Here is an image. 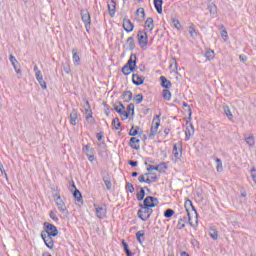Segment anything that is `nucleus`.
<instances>
[{"label":"nucleus","instance_id":"1","mask_svg":"<svg viewBox=\"0 0 256 256\" xmlns=\"http://www.w3.org/2000/svg\"><path fill=\"white\" fill-rule=\"evenodd\" d=\"M139 207L140 209L137 212L138 218L141 219V221H148L151 215H153V208H147L141 204H139Z\"/></svg>","mask_w":256,"mask_h":256},{"label":"nucleus","instance_id":"2","mask_svg":"<svg viewBox=\"0 0 256 256\" xmlns=\"http://www.w3.org/2000/svg\"><path fill=\"white\" fill-rule=\"evenodd\" d=\"M159 117V115H156L152 120L149 139H155V135H157V131H159V127L161 125V120L159 119Z\"/></svg>","mask_w":256,"mask_h":256},{"label":"nucleus","instance_id":"3","mask_svg":"<svg viewBox=\"0 0 256 256\" xmlns=\"http://www.w3.org/2000/svg\"><path fill=\"white\" fill-rule=\"evenodd\" d=\"M137 39L141 49H147V45H149V36L147 35V32L144 30L138 31Z\"/></svg>","mask_w":256,"mask_h":256},{"label":"nucleus","instance_id":"4","mask_svg":"<svg viewBox=\"0 0 256 256\" xmlns=\"http://www.w3.org/2000/svg\"><path fill=\"white\" fill-rule=\"evenodd\" d=\"M44 228H45V232H42V234L44 235H50L53 237H57V235H59V230H57V226L49 222L44 223Z\"/></svg>","mask_w":256,"mask_h":256},{"label":"nucleus","instance_id":"5","mask_svg":"<svg viewBox=\"0 0 256 256\" xmlns=\"http://www.w3.org/2000/svg\"><path fill=\"white\" fill-rule=\"evenodd\" d=\"M81 19L84 23L85 29L87 33L91 30V14H89L88 10H81Z\"/></svg>","mask_w":256,"mask_h":256},{"label":"nucleus","instance_id":"6","mask_svg":"<svg viewBox=\"0 0 256 256\" xmlns=\"http://www.w3.org/2000/svg\"><path fill=\"white\" fill-rule=\"evenodd\" d=\"M140 205L148 209H153V207H157V205H159V199L153 196H148L144 199L143 203Z\"/></svg>","mask_w":256,"mask_h":256},{"label":"nucleus","instance_id":"7","mask_svg":"<svg viewBox=\"0 0 256 256\" xmlns=\"http://www.w3.org/2000/svg\"><path fill=\"white\" fill-rule=\"evenodd\" d=\"M55 203L60 213H63V215L69 213V211L67 210V205H65V201L61 199V196H57V198L55 199Z\"/></svg>","mask_w":256,"mask_h":256},{"label":"nucleus","instance_id":"8","mask_svg":"<svg viewBox=\"0 0 256 256\" xmlns=\"http://www.w3.org/2000/svg\"><path fill=\"white\" fill-rule=\"evenodd\" d=\"M41 237H42L46 247H48V249H53V247H55V242L53 241V236H51L49 234L41 233Z\"/></svg>","mask_w":256,"mask_h":256},{"label":"nucleus","instance_id":"9","mask_svg":"<svg viewBox=\"0 0 256 256\" xmlns=\"http://www.w3.org/2000/svg\"><path fill=\"white\" fill-rule=\"evenodd\" d=\"M94 207L96 209V216L98 219H105L107 216V206L103 205L97 207V205H94Z\"/></svg>","mask_w":256,"mask_h":256},{"label":"nucleus","instance_id":"10","mask_svg":"<svg viewBox=\"0 0 256 256\" xmlns=\"http://www.w3.org/2000/svg\"><path fill=\"white\" fill-rule=\"evenodd\" d=\"M184 207H185V209L188 213L189 224L191 225V227H193V222H191V216L189 214V209L191 208L192 211H195L196 217H197V210H195V206H193V202L191 200H186L185 204H184Z\"/></svg>","mask_w":256,"mask_h":256},{"label":"nucleus","instance_id":"11","mask_svg":"<svg viewBox=\"0 0 256 256\" xmlns=\"http://www.w3.org/2000/svg\"><path fill=\"white\" fill-rule=\"evenodd\" d=\"M167 169V163L163 162L157 166L148 165L147 171H158L159 173H164Z\"/></svg>","mask_w":256,"mask_h":256},{"label":"nucleus","instance_id":"12","mask_svg":"<svg viewBox=\"0 0 256 256\" xmlns=\"http://www.w3.org/2000/svg\"><path fill=\"white\" fill-rule=\"evenodd\" d=\"M123 29L126 31V33H131L133 29H135V25L131 20L124 18L123 19Z\"/></svg>","mask_w":256,"mask_h":256},{"label":"nucleus","instance_id":"13","mask_svg":"<svg viewBox=\"0 0 256 256\" xmlns=\"http://www.w3.org/2000/svg\"><path fill=\"white\" fill-rule=\"evenodd\" d=\"M86 121H89V123L93 124L95 123V118H93V111L91 110V106L89 105V101H86Z\"/></svg>","mask_w":256,"mask_h":256},{"label":"nucleus","instance_id":"14","mask_svg":"<svg viewBox=\"0 0 256 256\" xmlns=\"http://www.w3.org/2000/svg\"><path fill=\"white\" fill-rule=\"evenodd\" d=\"M102 181H104V185H106V189L111 191L113 189V184L111 183V175L109 173H105L102 175Z\"/></svg>","mask_w":256,"mask_h":256},{"label":"nucleus","instance_id":"15","mask_svg":"<svg viewBox=\"0 0 256 256\" xmlns=\"http://www.w3.org/2000/svg\"><path fill=\"white\" fill-rule=\"evenodd\" d=\"M72 60L74 65H81V56L79 55V51L77 50V48L72 49Z\"/></svg>","mask_w":256,"mask_h":256},{"label":"nucleus","instance_id":"16","mask_svg":"<svg viewBox=\"0 0 256 256\" xmlns=\"http://www.w3.org/2000/svg\"><path fill=\"white\" fill-rule=\"evenodd\" d=\"M195 134V127H193V124H189L187 122L186 130H185V135H186V141H189L191 139V135Z\"/></svg>","mask_w":256,"mask_h":256},{"label":"nucleus","instance_id":"17","mask_svg":"<svg viewBox=\"0 0 256 256\" xmlns=\"http://www.w3.org/2000/svg\"><path fill=\"white\" fill-rule=\"evenodd\" d=\"M172 154L174 157L173 161H177L178 159H181V156L183 155V149H179L177 144H174Z\"/></svg>","mask_w":256,"mask_h":256},{"label":"nucleus","instance_id":"18","mask_svg":"<svg viewBox=\"0 0 256 256\" xmlns=\"http://www.w3.org/2000/svg\"><path fill=\"white\" fill-rule=\"evenodd\" d=\"M132 83L137 86L143 85V83H145V77L140 76L139 74H133Z\"/></svg>","mask_w":256,"mask_h":256},{"label":"nucleus","instance_id":"19","mask_svg":"<svg viewBox=\"0 0 256 256\" xmlns=\"http://www.w3.org/2000/svg\"><path fill=\"white\" fill-rule=\"evenodd\" d=\"M126 65L128 67H133V69H137V54H131Z\"/></svg>","mask_w":256,"mask_h":256},{"label":"nucleus","instance_id":"20","mask_svg":"<svg viewBox=\"0 0 256 256\" xmlns=\"http://www.w3.org/2000/svg\"><path fill=\"white\" fill-rule=\"evenodd\" d=\"M79 119V114L76 109H73L70 113V125H77V121Z\"/></svg>","mask_w":256,"mask_h":256},{"label":"nucleus","instance_id":"21","mask_svg":"<svg viewBox=\"0 0 256 256\" xmlns=\"http://www.w3.org/2000/svg\"><path fill=\"white\" fill-rule=\"evenodd\" d=\"M139 143H141V140L137 139L136 137L130 138L131 149H135L136 151H139L141 149V146H139Z\"/></svg>","mask_w":256,"mask_h":256},{"label":"nucleus","instance_id":"22","mask_svg":"<svg viewBox=\"0 0 256 256\" xmlns=\"http://www.w3.org/2000/svg\"><path fill=\"white\" fill-rule=\"evenodd\" d=\"M36 80L38 81L39 85L41 86L42 89H47V83L43 79V74L41 72H37L35 75Z\"/></svg>","mask_w":256,"mask_h":256},{"label":"nucleus","instance_id":"23","mask_svg":"<svg viewBox=\"0 0 256 256\" xmlns=\"http://www.w3.org/2000/svg\"><path fill=\"white\" fill-rule=\"evenodd\" d=\"M126 47H127L128 51H134L135 50V38H133V36L129 37L126 40Z\"/></svg>","mask_w":256,"mask_h":256},{"label":"nucleus","instance_id":"24","mask_svg":"<svg viewBox=\"0 0 256 256\" xmlns=\"http://www.w3.org/2000/svg\"><path fill=\"white\" fill-rule=\"evenodd\" d=\"M145 189L146 191H149V187L147 186L140 188V191L136 194L137 201H143L145 199Z\"/></svg>","mask_w":256,"mask_h":256},{"label":"nucleus","instance_id":"25","mask_svg":"<svg viewBox=\"0 0 256 256\" xmlns=\"http://www.w3.org/2000/svg\"><path fill=\"white\" fill-rule=\"evenodd\" d=\"M160 81L161 87H163V89H171V81H169L165 76H161Z\"/></svg>","mask_w":256,"mask_h":256},{"label":"nucleus","instance_id":"26","mask_svg":"<svg viewBox=\"0 0 256 256\" xmlns=\"http://www.w3.org/2000/svg\"><path fill=\"white\" fill-rule=\"evenodd\" d=\"M136 240L138 241V243H140L141 245H143V243H145V230H139L136 233Z\"/></svg>","mask_w":256,"mask_h":256},{"label":"nucleus","instance_id":"27","mask_svg":"<svg viewBox=\"0 0 256 256\" xmlns=\"http://www.w3.org/2000/svg\"><path fill=\"white\" fill-rule=\"evenodd\" d=\"M154 7L159 15L163 13V0H154Z\"/></svg>","mask_w":256,"mask_h":256},{"label":"nucleus","instance_id":"28","mask_svg":"<svg viewBox=\"0 0 256 256\" xmlns=\"http://www.w3.org/2000/svg\"><path fill=\"white\" fill-rule=\"evenodd\" d=\"M115 11H116L115 1L112 0L108 4V13H109L110 17H115Z\"/></svg>","mask_w":256,"mask_h":256},{"label":"nucleus","instance_id":"29","mask_svg":"<svg viewBox=\"0 0 256 256\" xmlns=\"http://www.w3.org/2000/svg\"><path fill=\"white\" fill-rule=\"evenodd\" d=\"M208 10L212 18L217 17V6L214 3L208 5Z\"/></svg>","mask_w":256,"mask_h":256},{"label":"nucleus","instance_id":"30","mask_svg":"<svg viewBox=\"0 0 256 256\" xmlns=\"http://www.w3.org/2000/svg\"><path fill=\"white\" fill-rule=\"evenodd\" d=\"M188 31L190 33V36L192 39H197V36L199 35V32H197V29H195V24H191L188 28Z\"/></svg>","mask_w":256,"mask_h":256},{"label":"nucleus","instance_id":"31","mask_svg":"<svg viewBox=\"0 0 256 256\" xmlns=\"http://www.w3.org/2000/svg\"><path fill=\"white\" fill-rule=\"evenodd\" d=\"M122 73L124 75H131V73H135V68L131 67V66H127V64H125L122 67Z\"/></svg>","mask_w":256,"mask_h":256},{"label":"nucleus","instance_id":"32","mask_svg":"<svg viewBox=\"0 0 256 256\" xmlns=\"http://www.w3.org/2000/svg\"><path fill=\"white\" fill-rule=\"evenodd\" d=\"M187 223V216H183L178 220L177 229L181 231V229H185V225Z\"/></svg>","mask_w":256,"mask_h":256},{"label":"nucleus","instance_id":"33","mask_svg":"<svg viewBox=\"0 0 256 256\" xmlns=\"http://www.w3.org/2000/svg\"><path fill=\"white\" fill-rule=\"evenodd\" d=\"M122 99H124L125 103H129V101H131V99H133V92H131V91L123 92Z\"/></svg>","mask_w":256,"mask_h":256},{"label":"nucleus","instance_id":"34","mask_svg":"<svg viewBox=\"0 0 256 256\" xmlns=\"http://www.w3.org/2000/svg\"><path fill=\"white\" fill-rule=\"evenodd\" d=\"M204 57H206L208 61H213V59H215V51H213L211 48L207 49Z\"/></svg>","mask_w":256,"mask_h":256},{"label":"nucleus","instance_id":"35","mask_svg":"<svg viewBox=\"0 0 256 256\" xmlns=\"http://www.w3.org/2000/svg\"><path fill=\"white\" fill-rule=\"evenodd\" d=\"M209 235L214 241H217V239H219V232L215 228L209 229Z\"/></svg>","mask_w":256,"mask_h":256},{"label":"nucleus","instance_id":"36","mask_svg":"<svg viewBox=\"0 0 256 256\" xmlns=\"http://www.w3.org/2000/svg\"><path fill=\"white\" fill-rule=\"evenodd\" d=\"M73 197L78 203H81V201H83V195L81 194V191H79V189L77 188L73 192Z\"/></svg>","mask_w":256,"mask_h":256},{"label":"nucleus","instance_id":"37","mask_svg":"<svg viewBox=\"0 0 256 256\" xmlns=\"http://www.w3.org/2000/svg\"><path fill=\"white\" fill-rule=\"evenodd\" d=\"M244 141L247 143V145L249 147H254L255 146V137L253 135L245 137Z\"/></svg>","mask_w":256,"mask_h":256},{"label":"nucleus","instance_id":"38","mask_svg":"<svg viewBox=\"0 0 256 256\" xmlns=\"http://www.w3.org/2000/svg\"><path fill=\"white\" fill-rule=\"evenodd\" d=\"M153 23H154L153 18L149 17L145 21V27H147L148 29H150V31H152L155 28V25Z\"/></svg>","mask_w":256,"mask_h":256},{"label":"nucleus","instance_id":"39","mask_svg":"<svg viewBox=\"0 0 256 256\" xmlns=\"http://www.w3.org/2000/svg\"><path fill=\"white\" fill-rule=\"evenodd\" d=\"M129 135L130 137H137V135H139V126H132Z\"/></svg>","mask_w":256,"mask_h":256},{"label":"nucleus","instance_id":"40","mask_svg":"<svg viewBox=\"0 0 256 256\" xmlns=\"http://www.w3.org/2000/svg\"><path fill=\"white\" fill-rule=\"evenodd\" d=\"M162 97L165 101H171V91H169V89H164L162 91Z\"/></svg>","mask_w":256,"mask_h":256},{"label":"nucleus","instance_id":"41","mask_svg":"<svg viewBox=\"0 0 256 256\" xmlns=\"http://www.w3.org/2000/svg\"><path fill=\"white\" fill-rule=\"evenodd\" d=\"M82 151H83V153H86V155H87V153L89 155H91L92 153H95V149L91 148V146L89 144L83 146Z\"/></svg>","mask_w":256,"mask_h":256},{"label":"nucleus","instance_id":"42","mask_svg":"<svg viewBox=\"0 0 256 256\" xmlns=\"http://www.w3.org/2000/svg\"><path fill=\"white\" fill-rule=\"evenodd\" d=\"M175 215V210L168 208L164 211V217H166V219H171L172 216Z\"/></svg>","mask_w":256,"mask_h":256},{"label":"nucleus","instance_id":"43","mask_svg":"<svg viewBox=\"0 0 256 256\" xmlns=\"http://www.w3.org/2000/svg\"><path fill=\"white\" fill-rule=\"evenodd\" d=\"M216 171H218V173H221V171H223V162L220 158H216Z\"/></svg>","mask_w":256,"mask_h":256},{"label":"nucleus","instance_id":"44","mask_svg":"<svg viewBox=\"0 0 256 256\" xmlns=\"http://www.w3.org/2000/svg\"><path fill=\"white\" fill-rule=\"evenodd\" d=\"M223 109L226 117L230 120L233 119V114L231 113V109L229 108V106H224Z\"/></svg>","mask_w":256,"mask_h":256},{"label":"nucleus","instance_id":"45","mask_svg":"<svg viewBox=\"0 0 256 256\" xmlns=\"http://www.w3.org/2000/svg\"><path fill=\"white\" fill-rule=\"evenodd\" d=\"M136 15H141L140 19H138V21H143V19H145V9L143 8H138L136 10Z\"/></svg>","mask_w":256,"mask_h":256},{"label":"nucleus","instance_id":"46","mask_svg":"<svg viewBox=\"0 0 256 256\" xmlns=\"http://www.w3.org/2000/svg\"><path fill=\"white\" fill-rule=\"evenodd\" d=\"M112 125L116 131H119V127H121V122L119 121V118H114L112 121Z\"/></svg>","mask_w":256,"mask_h":256},{"label":"nucleus","instance_id":"47","mask_svg":"<svg viewBox=\"0 0 256 256\" xmlns=\"http://www.w3.org/2000/svg\"><path fill=\"white\" fill-rule=\"evenodd\" d=\"M49 217L50 219H52V221H55L57 223V221H59V217H57V211H50L49 213Z\"/></svg>","mask_w":256,"mask_h":256},{"label":"nucleus","instance_id":"48","mask_svg":"<svg viewBox=\"0 0 256 256\" xmlns=\"http://www.w3.org/2000/svg\"><path fill=\"white\" fill-rule=\"evenodd\" d=\"M151 175V172L144 173L138 177L139 183H145L146 177H149Z\"/></svg>","mask_w":256,"mask_h":256},{"label":"nucleus","instance_id":"49","mask_svg":"<svg viewBox=\"0 0 256 256\" xmlns=\"http://www.w3.org/2000/svg\"><path fill=\"white\" fill-rule=\"evenodd\" d=\"M133 101H135V103L137 105H139V103L143 102V94H137L134 98Z\"/></svg>","mask_w":256,"mask_h":256},{"label":"nucleus","instance_id":"50","mask_svg":"<svg viewBox=\"0 0 256 256\" xmlns=\"http://www.w3.org/2000/svg\"><path fill=\"white\" fill-rule=\"evenodd\" d=\"M126 191H128L129 193L135 192V187L131 184V182L126 183Z\"/></svg>","mask_w":256,"mask_h":256},{"label":"nucleus","instance_id":"51","mask_svg":"<svg viewBox=\"0 0 256 256\" xmlns=\"http://www.w3.org/2000/svg\"><path fill=\"white\" fill-rule=\"evenodd\" d=\"M118 113L119 115H121L123 121L129 119V113L127 111L121 110V112H118Z\"/></svg>","mask_w":256,"mask_h":256},{"label":"nucleus","instance_id":"52","mask_svg":"<svg viewBox=\"0 0 256 256\" xmlns=\"http://www.w3.org/2000/svg\"><path fill=\"white\" fill-rule=\"evenodd\" d=\"M10 63L13 65L14 69H17V59L15 58V56L10 55L9 57Z\"/></svg>","mask_w":256,"mask_h":256},{"label":"nucleus","instance_id":"53","mask_svg":"<svg viewBox=\"0 0 256 256\" xmlns=\"http://www.w3.org/2000/svg\"><path fill=\"white\" fill-rule=\"evenodd\" d=\"M127 109H128V114L131 113V115H135V104L130 103Z\"/></svg>","mask_w":256,"mask_h":256},{"label":"nucleus","instance_id":"54","mask_svg":"<svg viewBox=\"0 0 256 256\" xmlns=\"http://www.w3.org/2000/svg\"><path fill=\"white\" fill-rule=\"evenodd\" d=\"M149 179H150V183H157V181H159V178L157 177V175L151 173V175H149Z\"/></svg>","mask_w":256,"mask_h":256},{"label":"nucleus","instance_id":"55","mask_svg":"<svg viewBox=\"0 0 256 256\" xmlns=\"http://www.w3.org/2000/svg\"><path fill=\"white\" fill-rule=\"evenodd\" d=\"M172 24L175 27V29H178V30L181 29V22H179V20L173 19Z\"/></svg>","mask_w":256,"mask_h":256},{"label":"nucleus","instance_id":"56","mask_svg":"<svg viewBox=\"0 0 256 256\" xmlns=\"http://www.w3.org/2000/svg\"><path fill=\"white\" fill-rule=\"evenodd\" d=\"M122 247L124 249V253L131 251V250H129V244H127V242H125V240H122Z\"/></svg>","mask_w":256,"mask_h":256},{"label":"nucleus","instance_id":"57","mask_svg":"<svg viewBox=\"0 0 256 256\" xmlns=\"http://www.w3.org/2000/svg\"><path fill=\"white\" fill-rule=\"evenodd\" d=\"M86 156L88 161H90V163H93V161H95V153H92V154L87 153Z\"/></svg>","mask_w":256,"mask_h":256},{"label":"nucleus","instance_id":"58","mask_svg":"<svg viewBox=\"0 0 256 256\" xmlns=\"http://www.w3.org/2000/svg\"><path fill=\"white\" fill-rule=\"evenodd\" d=\"M250 174H251L252 180L256 184V169L255 168L251 169Z\"/></svg>","mask_w":256,"mask_h":256},{"label":"nucleus","instance_id":"59","mask_svg":"<svg viewBox=\"0 0 256 256\" xmlns=\"http://www.w3.org/2000/svg\"><path fill=\"white\" fill-rule=\"evenodd\" d=\"M63 71H65V73H67V75H69V73H71V66H69V64L64 65Z\"/></svg>","mask_w":256,"mask_h":256},{"label":"nucleus","instance_id":"60","mask_svg":"<svg viewBox=\"0 0 256 256\" xmlns=\"http://www.w3.org/2000/svg\"><path fill=\"white\" fill-rule=\"evenodd\" d=\"M221 37H222V39H224V41H227V39H229V35L227 34V30H223L221 32Z\"/></svg>","mask_w":256,"mask_h":256},{"label":"nucleus","instance_id":"61","mask_svg":"<svg viewBox=\"0 0 256 256\" xmlns=\"http://www.w3.org/2000/svg\"><path fill=\"white\" fill-rule=\"evenodd\" d=\"M0 171L1 174L7 177V172H5V167L3 166V163L0 162Z\"/></svg>","mask_w":256,"mask_h":256},{"label":"nucleus","instance_id":"62","mask_svg":"<svg viewBox=\"0 0 256 256\" xmlns=\"http://www.w3.org/2000/svg\"><path fill=\"white\" fill-rule=\"evenodd\" d=\"M128 165H130L131 167H137V165H139V162L130 160L128 161Z\"/></svg>","mask_w":256,"mask_h":256},{"label":"nucleus","instance_id":"63","mask_svg":"<svg viewBox=\"0 0 256 256\" xmlns=\"http://www.w3.org/2000/svg\"><path fill=\"white\" fill-rule=\"evenodd\" d=\"M239 59H240V61H241L242 63H247V57H246L245 55L241 54V55L239 56Z\"/></svg>","mask_w":256,"mask_h":256},{"label":"nucleus","instance_id":"64","mask_svg":"<svg viewBox=\"0 0 256 256\" xmlns=\"http://www.w3.org/2000/svg\"><path fill=\"white\" fill-rule=\"evenodd\" d=\"M149 163H155V161L152 158H146L145 165H149Z\"/></svg>","mask_w":256,"mask_h":256}]
</instances>
